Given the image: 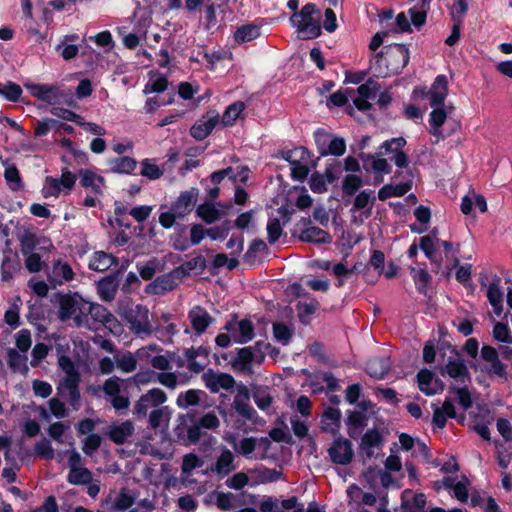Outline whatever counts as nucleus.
<instances>
[{
    "label": "nucleus",
    "instance_id": "1",
    "mask_svg": "<svg viewBox=\"0 0 512 512\" xmlns=\"http://www.w3.org/2000/svg\"><path fill=\"white\" fill-rule=\"evenodd\" d=\"M117 313L126 322L132 334L137 337L150 336L153 327L149 319V309L145 305L121 303Z\"/></svg>",
    "mask_w": 512,
    "mask_h": 512
},
{
    "label": "nucleus",
    "instance_id": "2",
    "mask_svg": "<svg viewBox=\"0 0 512 512\" xmlns=\"http://www.w3.org/2000/svg\"><path fill=\"white\" fill-rule=\"evenodd\" d=\"M59 309L58 318L61 321H67L73 319L74 324L77 327L90 328L89 318L86 314V301L78 293L74 294H62L59 296Z\"/></svg>",
    "mask_w": 512,
    "mask_h": 512
},
{
    "label": "nucleus",
    "instance_id": "3",
    "mask_svg": "<svg viewBox=\"0 0 512 512\" xmlns=\"http://www.w3.org/2000/svg\"><path fill=\"white\" fill-rule=\"evenodd\" d=\"M293 27L297 28L299 36L303 39H314L320 36V11L317 7L308 3L299 12L290 17Z\"/></svg>",
    "mask_w": 512,
    "mask_h": 512
},
{
    "label": "nucleus",
    "instance_id": "4",
    "mask_svg": "<svg viewBox=\"0 0 512 512\" xmlns=\"http://www.w3.org/2000/svg\"><path fill=\"white\" fill-rule=\"evenodd\" d=\"M199 191L191 188L180 193L176 201L172 204L169 211L162 212L159 215V223L165 229L174 226L177 219L183 220L188 216L197 201Z\"/></svg>",
    "mask_w": 512,
    "mask_h": 512
},
{
    "label": "nucleus",
    "instance_id": "5",
    "mask_svg": "<svg viewBox=\"0 0 512 512\" xmlns=\"http://www.w3.org/2000/svg\"><path fill=\"white\" fill-rule=\"evenodd\" d=\"M376 63L381 69L386 68V75L398 74L409 62V50L404 44H393L376 56Z\"/></svg>",
    "mask_w": 512,
    "mask_h": 512
},
{
    "label": "nucleus",
    "instance_id": "6",
    "mask_svg": "<svg viewBox=\"0 0 512 512\" xmlns=\"http://www.w3.org/2000/svg\"><path fill=\"white\" fill-rule=\"evenodd\" d=\"M32 96L50 105L64 103L71 106L74 101L70 93H64L56 85L25 84Z\"/></svg>",
    "mask_w": 512,
    "mask_h": 512
},
{
    "label": "nucleus",
    "instance_id": "7",
    "mask_svg": "<svg viewBox=\"0 0 512 512\" xmlns=\"http://www.w3.org/2000/svg\"><path fill=\"white\" fill-rule=\"evenodd\" d=\"M236 468L234 453L228 448L223 447L215 457V460L206 467L203 473L217 480H222L235 471Z\"/></svg>",
    "mask_w": 512,
    "mask_h": 512
},
{
    "label": "nucleus",
    "instance_id": "8",
    "mask_svg": "<svg viewBox=\"0 0 512 512\" xmlns=\"http://www.w3.org/2000/svg\"><path fill=\"white\" fill-rule=\"evenodd\" d=\"M76 182V175L64 170L60 178L48 176L44 180L42 195L45 198L57 197L60 193L69 194Z\"/></svg>",
    "mask_w": 512,
    "mask_h": 512
},
{
    "label": "nucleus",
    "instance_id": "9",
    "mask_svg": "<svg viewBox=\"0 0 512 512\" xmlns=\"http://www.w3.org/2000/svg\"><path fill=\"white\" fill-rule=\"evenodd\" d=\"M167 394L160 388H152L142 394L134 404V414L143 418L148 415L149 410L160 408L167 401Z\"/></svg>",
    "mask_w": 512,
    "mask_h": 512
},
{
    "label": "nucleus",
    "instance_id": "10",
    "mask_svg": "<svg viewBox=\"0 0 512 512\" xmlns=\"http://www.w3.org/2000/svg\"><path fill=\"white\" fill-rule=\"evenodd\" d=\"M69 473L67 481L72 485H87L92 481V472L82 466V457L76 449L68 451Z\"/></svg>",
    "mask_w": 512,
    "mask_h": 512
},
{
    "label": "nucleus",
    "instance_id": "11",
    "mask_svg": "<svg viewBox=\"0 0 512 512\" xmlns=\"http://www.w3.org/2000/svg\"><path fill=\"white\" fill-rule=\"evenodd\" d=\"M74 278L75 272L71 265L61 259L53 261L51 269L47 273V280L54 289L73 281Z\"/></svg>",
    "mask_w": 512,
    "mask_h": 512
},
{
    "label": "nucleus",
    "instance_id": "12",
    "mask_svg": "<svg viewBox=\"0 0 512 512\" xmlns=\"http://www.w3.org/2000/svg\"><path fill=\"white\" fill-rule=\"evenodd\" d=\"M202 381L211 393H218L220 390L230 391L234 388L236 381L227 373L214 372L209 369L203 373Z\"/></svg>",
    "mask_w": 512,
    "mask_h": 512
},
{
    "label": "nucleus",
    "instance_id": "13",
    "mask_svg": "<svg viewBox=\"0 0 512 512\" xmlns=\"http://www.w3.org/2000/svg\"><path fill=\"white\" fill-rule=\"evenodd\" d=\"M328 454L335 464H349L354 456L351 441L343 437L336 438L328 449Z\"/></svg>",
    "mask_w": 512,
    "mask_h": 512
},
{
    "label": "nucleus",
    "instance_id": "14",
    "mask_svg": "<svg viewBox=\"0 0 512 512\" xmlns=\"http://www.w3.org/2000/svg\"><path fill=\"white\" fill-rule=\"evenodd\" d=\"M135 434V425L131 420L112 423L106 432L107 437L116 445L130 443Z\"/></svg>",
    "mask_w": 512,
    "mask_h": 512
},
{
    "label": "nucleus",
    "instance_id": "15",
    "mask_svg": "<svg viewBox=\"0 0 512 512\" xmlns=\"http://www.w3.org/2000/svg\"><path fill=\"white\" fill-rule=\"evenodd\" d=\"M406 145V140L402 137L393 138L385 141L379 148L380 155L393 154L392 160L399 168H405L408 166V157L402 151V148Z\"/></svg>",
    "mask_w": 512,
    "mask_h": 512
},
{
    "label": "nucleus",
    "instance_id": "16",
    "mask_svg": "<svg viewBox=\"0 0 512 512\" xmlns=\"http://www.w3.org/2000/svg\"><path fill=\"white\" fill-rule=\"evenodd\" d=\"M86 314L87 316L90 315L93 320L103 324L111 331L120 329V323L117 318L101 304L88 302Z\"/></svg>",
    "mask_w": 512,
    "mask_h": 512
},
{
    "label": "nucleus",
    "instance_id": "17",
    "mask_svg": "<svg viewBox=\"0 0 512 512\" xmlns=\"http://www.w3.org/2000/svg\"><path fill=\"white\" fill-rule=\"evenodd\" d=\"M226 329L231 333L234 341L239 344H245L254 337V326L248 319L231 321L226 325Z\"/></svg>",
    "mask_w": 512,
    "mask_h": 512
},
{
    "label": "nucleus",
    "instance_id": "18",
    "mask_svg": "<svg viewBox=\"0 0 512 512\" xmlns=\"http://www.w3.org/2000/svg\"><path fill=\"white\" fill-rule=\"evenodd\" d=\"M188 319L191 323L192 329L197 335L204 334L208 327L214 322V318L209 314V312L199 305L194 306L188 312Z\"/></svg>",
    "mask_w": 512,
    "mask_h": 512
},
{
    "label": "nucleus",
    "instance_id": "19",
    "mask_svg": "<svg viewBox=\"0 0 512 512\" xmlns=\"http://www.w3.org/2000/svg\"><path fill=\"white\" fill-rule=\"evenodd\" d=\"M219 121V114L215 111L208 112L206 116L197 121L190 129V134L196 140L205 139L215 128Z\"/></svg>",
    "mask_w": 512,
    "mask_h": 512
},
{
    "label": "nucleus",
    "instance_id": "20",
    "mask_svg": "<svg viewBox=\"0 0 512 512\" xmlns=\"http://www.w3.org/2000/svg\"><path fill=\"white\" fill-rule=\"evenodd\" d=\"M419 389L428 396H433L444 390L441 380L434 378V373L428 369H421L417 374Z\"/></svg>",
    "mask_w": 512,
    "mask_h": 512
},
{
    "label": "nucleus",
    "instance_id": "21",
    "mask_svg": "<svg viewBox=\"0 0 512 512\" xmlns=\"http://www.w3.org/2000/svg\"><path fill=\"white\" fill-rule=\"evenodd\" d=\"M448 95V80L445 75H438L429 92L428 99L431 107L442 106L445 102V99Z\"/></svg>",
    "mask_w": 512,
    "mask_h": 512
},
{
    "label": "nucleus",
    "instance_id": "22",
    "mask_svg": "<svg viewBox=\"0 0 512 512\" xmlns=\"http://www.w3.org/2000/svg\"><path fill=\"white\" fill-rule=\"evenodd\" d=\"M439 246L440 239L435 234H428L420 238L419 248L438 269L442 265V259L437 256V248Z\"/></svg>",
    "mask_w": 512,
    "mask_h": 512
},
{
    "label": "nucleus",
    "instance_id": "23",
    "mask_svg": "<svg viewBox=\"0 0 512 512\" xmlns=\"http://www.w3.org/2000/svg\"><path fill=\"white\" fill-rule=\"evenodd\" d=\"M446 120L447 111L442 106L434 107L429 115V133L435 137L434 143H438L446 137L441 129Z\"/></svg>",
    "mask_w": 512,
    "mask_h": 512
},
{
    "label": "nucleus",
    "instance_id": "24",
    "mask_svg": "<svg viewBox=\"0 0 512 512\" xmlns=\"http://www.w3.org/2000/svg\"><path fill=\"white\" fill-rule=\"evenodd\" d=\"M80 185L89 188L94 194H102L105 187V179L89 169H81L79 171Z\"/></svg>",
    "mask_w": 512,
    "mask_h": 512
},
{
    "label": "nucleus",
    "instance_id": "25",
    "mask_svg": "<svg viewBox=\"0 0 512 512\" xmlns=\"http://www.w3.org/2000/svg\"><path fill=\"white\" fill-rule=\"evenodd\" d=\"M203 461L194 453L185 454L182 458L181 464V482L185 485L196 483V480L191 478L192 471L196 468L202 467Z\"/></svg>",
    "mask_w": 512,
    "mask_h": 512
},
{
    "label": "nucleus",
    "instance_id": "26",
    "mask_svg": "<svg viewBox=\"0 0 512 512\" xmlns=\"http://www.w3.org/2000/svg\"><path fill=\"white\" fill-rule=\"evenodd\" d=\"M138 359L137 351L135 353L131 351H116L115 353L117 370L125 374L136 371L138 367Z\"/></svg>",
    "mask_w": 512,
    "mask_h": 512
},
{
    "label": "nucleus",
    "instance_id": "27",
    "mask_svg": "<svg viewBox=\"0 0 512 512\" xmlns=\"http://www.w3.org/2000/svg\"><path fill=\"white\" fill-rule=\"evenodd\" d=\"M269 444L270 440L266 437H246L241 439L238 445H234V451L246 458H250L258 446H268Z\"/></svg>",
    "mask_w": 512,
    "mask_h": 512
},
{
    "label": "nucleus",
    "instance_id": "28",
    "mask_svg": "<svg viewBox=\"0 0 512 512\" xmlns=\"http://www.w3.org/2000/svg\"><path fill=\"white\" fill-rule=\"evenodd\" d=\"M118 289L116 277H105L97 282V293L101 300L111 302L114 300Z\"/></svg>",
    "mask_w": 512,
    "mask_h": 512
},
{
    "label": "nucleus",
    "instance_id": "29",
    "mask_svg": "<svg viewBox=\"0 0 512 512\" xmlns=\"http://www.w3.org/2000/svg\"><path fill=\"white\" fill-rule=\"evenodd\" d=\"M445 370L451 378L458 382L464 383L466 380L470 379L469 370L462 358L450 359L446 364Z\"/></svg>",
    "mask_w": 512,
    "mask_h": 512
},
{
    "label": "nucleus",
    "instance_id": "30",
    "mask_svg": "<svg viewBox=\"0 0 512 512\" xmlns=\"http://www.w3.org/2000/svg\"><path fill=\"white\" fill-rule=\"evenodd\" d=\"M177 286L174 277L170 274L162 275L157 277L152 283H150L146 292L149 294L160 295L165 292L172 291Z\"/></svg>",
    "mask_w": 512,
    "mask_h": 512
},
{
    "label": "nucleus",
    "instance_id": "31",
    "mask_svg": "<svg viewBox=\"0 0 512 512\" xmlns=\"http://www.w3.org/2000/svg\"><path fill=\"white\" fill-rule=\"evenodd\" d=\"M382 444V437L376 429L368 430L362 437L361 450L363 454L371 458L374 455V449Z\"/></svg>",
    "mask_w": 512,
    "mask_h": 512
},
{
    "label": "nucleus",
    "instance_id": "32",
    "mask_svg": "<svg viewBox=\"0 0 512 512\" xmlns=\"http://www.w3.org/2000/svg\"><path fill=\"white\" fill-rule=\"evenodd\" d=\"M253 360L252 347H244L238 350L236 357L231 361V365L236 371L247 372L250 371Z\"/></svg>",
    "mask_w": 512,
    "mask_h": 512
},
{
    "label": "nucleus",
    "instance_id": "33",
    "mask_svg": "<svg viewBox=\"0 0 512 512\" xmlns=\"http://www.w3.org/2000/svg\"><path fill=\"white\" fill-rule=\"evenodd\" d=\"M137 166V161L129 156L116 157L109 160L110 171L118 174H130Z\"/></svg>",
    "mask_w": 512,
    "mask_h": 512
},
{
    "label": "nucleus",
    "instance_id": "34",
    "mask_svg": "<svg viewBox=\"0 0 512 512\" xmlns=\"http://www.w3.org/2000/svg\"><path fill=\"white\" fill-rule=\"evenodd\" d=\"M115 263L116 259L112 254H108L103 251H97L91 257L89 268L93 271L104 272Z\"/></svg>",
    "mask_w": 512,
    "mask_h": 512
},
{
    "label": "nucleus",
    "instance_id": "35",
    "mask_svg": "<svg viewBox=\"0 0 512 512\" xmlns=\"http://www.w3.org/2000/svg\"><path fill=\"white\" fill-rule=\"evenodd\" d=\"M300 240L316 244L330 243L331 236L328 232L318 227H309L304 229L300 234Z\"/></svg>",
    "mask_w": 512,
    "mask_h": 512
},
{
    "label": "nucleus",
    "instance_id": "36",
    "mask_svg": "<svg viewBox=\"0 0 512 512\" xmlns=\"http://www.w3.org/2000/svg\"><path fill=\"white\" fill-rule=\"evenodd\" d=\"M79 382L80 376L79 373H77L65 375V378L61 383L62 389L65 393H67V396L69 397L72 405H74L80 399V393L78 389Z\"/></svg>",
    "mask_w": 512,
    "mask_h": 512
},
{
    "label": "nucleus",
    "instance_id": "37",
    "mask_svg": "<svg viewBox=\"0 0 512 512\" xmlns=\"http://www.w3.org/2000/svg\"><path fill=\"white\" fill-rule=\"evenodd\" d=\"M211 498L220 510L230 511L239 505L238 497L231 492L215 491L211 495Z\"/></svg>",
    "mask_w": 512,
    "mask_h": 512
},
{
    "label": "nucleus",
    "instance_id": "38",
    "mask_svg": "<svg viewBox=\"0 0 512 512\" xmlns=\"http://www.w3.org/2000/svg\"><path fill=\"white\" fill-rule=\"evenodd\" d=\"M412 187L411 182L400 183L396 185H384L378 192V198L382 201L391 197H401L405 195Z\"/></svg>",
    "mask_w": 512,
    "mask_h": 512
},
{
    "label": "nucleus",
    "instance_id": "39",
    "mask_svg": "<svg viewBox=\"0 0 512 512\" xmlns=\"http://www.w3.org/2000/svg\"><path fill=\"white\" fill-rule=\"evenodd\" d=\"M140 175L149 180H158L164 175V169L154 159L146 158L140 162Z\"/></svg>",
    "mask_w": 512,
    "mask_h": 512
},
{
    "label": "nucleus",
    "instance_id": "40",
    "mask_svg": "<svg viewBox=\"0 0 512 512\" xmlns=\"http://www.w3.org/2000/svg\"><path fill=\"white\" fill-rule=\"evenodd\" d=\"M389 363L386 358H374L369 360L366 365L367 373L374 378L381 379L389 371Z\"/></svg>",
    "mask_w": 512,
    "mask_h": 512
},
{
    "label": "nucleus",
    "instance_id": "41",
    "mask_svg": "<svg viewBox=\"0 0 512 512\" xmlns=\"http://www.w3.org/2000/svg\"><path fill=\"white\" fill-rule=\"evenodd\" d=\"M487 298L494 309L496 315H500L503 310V293L498 282H492L487 289Z\"/></svg>",
    "mask_w": 512,
    "mask_h": 512
},
{
    "label": "nucleus",
    "instance_id": "42",
    "mask_svg": "<svg viewBox=\"0 0 512 512\" xmlns=\"http://www.w3.org/2000/svg\"><path fill=\"white\" fill-rule=\"evenodd\" d=\"M197 215L207 224H212L219 220L223 212L216 208L214 204L203 203L196 210Z\"/></svg>",
    "mask_w": 512,
    "mask_h": 512
},
{
    "label": "nucleus",
    "instance_id": "43",
    "mask_svg": "<svg viewBox=\"0 0 512 512\" xmlns=\"http://www.w3.org/2000/svg\"><path fill=\"white\" fill-rule=\"evenodd\" d=\"M260 36V29L253 24L243 25L234 33V39L238 43L252 41Z\"/></svg>",
    "mask_w": 512,
    "mask_h": 512
},
{
    "label": "nucleus",
    "instance_id": "44",
    "mask_svg": "<svg viewBox=\"0 0 512 512\" xmlns=\"http://www.w3.org/2000/svg\"><path fill=\"white\" fill-rule=\"evenodd\" d=\"M125 382V379H122L118 376H111L104 381L103 385L99 387V389H101L110 399L120 394Z\"/></svg>",
    "mask_w": 512,
    "mask_h": 512
},
{
    "label": "nucleus",
    "instance_id": "45",
    "mask_svg": "<svg viewBox=\"0 0 512 512\" xmlns=\"http://www.w3.org/2000/svg\"><path fill=\"white\" fill-rule=\"evenodd\" d=\"M428 7V0H420V3L409 10L411 21L415 27H421L425 24Z\"/></svg>",
    "mask_w": 512,
    "mask_h": 512
},
{
    "label": "nucleus",
    "instance_id": "46",
    "mask_svg": "<svg viewBox=\"0 0 512 512\" xmlns=\"http://www.w3.org/2000/svg\"><path fill=\"white\" fill-rule=\"evenodd\" d=\"M151 440H153V437L149 434L147 437L137 442L136 447L138 448L139 453L142 455L152 456L156 459L166 458L167 454L154 447L150 442Z\"/></svg>",
    "mask_w": 512,
    "mask_h": 512
},
{
    "label": "nucleus",
    "instance_id": "47",
    "mask_svg": "<svg viewBox=\"0 0 512 512\" xmlns=\"http://www.w3.org/2000/svg\"><path fill=\"white\" fill-rule=\"evenodd\" d=\"M245 103L242 101H237L230 106L227 107L225 110L223 116H222V123L224 126H231L235 123L237 118L240 116V114L245 109Z\"/></svg>",
    "mask_w": 512,
    "mask_h": 512
},
{
    "label": "nucleus",
    "instance_id": "48",
    "mask_svg": "<svg viewBox=\"0 0 512 512\" xmlns=\"http://www.w3.org/2000/svg\"><path fill=\"white\" fill-rule=\"evenodd\" d=\"M347 494L351 501H357L361 498V502L367 506H374L377 501L374 494L363 493L362 490L356 485L349 486Z\"/></svg>",
    "mask_w": 512,
    "mask_h": 512
},
{
    "label": "nucleus",
    "instance_id": "49",
    "mask_svg": "<svg viewBox=\"0 0 512 512\" xmlns=\"http://www.w3.org/2000/svg\"><path fill=\"white\" fill-rule=\"evenodd\" d=\"M200 391L190 389L184 393H180L177 397L176 404L182 409H186L190 406H196L200 402Z\"/></svg>",
    "mask_w": 512,
    "mask_h": 512
},
{
    "label": "nucleus",
    "instance_id": "50",
    "mask_svg": "<svg viewBox=\"0 0 512 512\" xmlns=\"http://www.w3.org/2000/svg\"><path fill=\"white\" fill-rule=\"evenodd\" d=\"M3 165L6 166L4 178L12 190H19L22 186V180L20 173L15 165L8 166L7 160L3 161Z\"/></svg>",
    "mask_w": 512,
    "mask_h": 512
},
{
    "label": "nucleus",
    "instance_id": "51",
    "mask_svg": "<svg viewBox=\"0 0 512 512\" xmlns=\"http://www.w3.org/2000/svg\"><path fill=\"white\" fill-rule=\"evenodd\" d=\"M169 409L167 406L154 409L149 413L148 423L153 429L159 428L164 422L169 420Z\"/></svg>",
    "mask_w": 512,
    "mask_h": 512
},
{
    "label": "nucleus",
    "instance_id": "52",
    "mask_svg": "<svg viewBox=\"0 0 512 512\" xmlns=\"http://www.w3.org/2000/svg\"><path fill=\"white\" fill-rule=\"evenodd\" d=\"M18 268L19 263L16 259H12L9 255H4L1 264V280L5 282L10 281Z\"/></svg>",
    "mask_w": 512,
    "mask_h": 512
},
{
    "label": "nucleus",
    "instance_id": "53",
    "mask_svg": "<svg viewBox=\"0 0 512 512\" xmlns=\"http://www.w3.org/2000/svg\"><path fill=\"white\" fill-rule=\"evenodd\" d=\"M266 250V243L263 240L255 239L251 242L247 252L244 254V261L253 265L257 260V254Z\"/></svg>",
    "mask_w": 512,
    "mask_h": 512
},
{
    "label": "nucleus",
    "instance_id": "54",
    "mask_svg": "<svg viewBox=\"0 0 512 512\" xmlns=\"http://www.w3.org/2000/svg\"><path fill=\"white\" fill-rule=\"evenodd\" d=\"M415 285L420 293L426 292V287L431 279L430 275L424 268H410Z\"/></svg>",
    "mask_w": 512,
    "mask_h": 512
},
{
    "label": "nucleus",
    "instance_id": "55",
    "mask_svg": "<svg viewBox=\"0 0 512 512\" xmlns=\"http://www.w3.org/2000/svg\"><path fill=\"white\" fill-rule=\"evenodd\" d=\"M375 199L374 191L363 190L356 196L354 200V208L362 210L369 207V211H371Z\"/></svg>",
    "mask_w": 512,
    "mask_h": 512
},
{
    "label": "nucleus",
    "instance_id": "56",
    "mask_svg": "<svg viewBox=\"0 0 512 512\" xmlns=\"http://www.w3.org/2000/svg\"><path fill=\"white\" fill-rule=\"evenodd\" d=\"M34 454L42 459L51 460L55 457L52 444L47 439L38 441L34 446Z\"/></svg>",
    "mask_w": 512,
    "mask_h": 512
},
{
    "label": "nucleus",
    "instance_id": "57",
    "mask_svg": "<svg viewBox=\"0 0 512 512\" xmlns=\"http://www.w3.org/2000/svg\"><path fill=\"white\" fill-rule=\"evenodd\" d=\"M102 437L99 434H90L83 440L82 451L88 456H92L101 446Z\"/></svg>",
    "mask_w": 512,
    "mask_h": 512
},
{
    "label": "nucleus",
    "instance_id": "58",
    "mask_svg": "<svg viewBox=\"0 0 512 512\" xmlns=\"http://www.w3.org/2000/svg\"><path fill=\"white\" fill-rule=\"evenodd\" d=\"M8 365L13 371H20L22 368H26L27 357L25 353H19L15 349H9L8 352Z\"/></svg>",
    "mask_w": 512,
    "mask_h": 512
},
{
    "label": "nucleus",
    "instance_id": "59",
    "mask_svg": "<svg viewBox=\"0 0 512 512\" xmlns=\"http://www.w3.org/2000/svg\"><path fill=\"white\" fill-rule=\"evenodd\" d=\"M22 94L21 87L13 82H8L5 85L0 83V95H3L6 99L12 102H16Z\"/></svg>",
    "mask_w": 512,
    "mask_h": 512
},
{
    "label": "nucleus",
    "instance_id": "60",
    "mask_svg": "<svg viewBox=\"0 0 512 512\" xmlns=\"http://www.w3.org/2000/svg\"><path fill=\"white\" fill-rule=\"evenodd\" d=\"M234 410L243 418L252 420L256 414L254 408L249 404V401L234 399L232 403Z\"/></svg>",
    "mask_w": 512,
    "mask_h": 512
},
{
    "label": "nucleus",
    "instance_id": "61",
    "mask_svg": "<svg viewBox=\"0 0 512 512\" xmlns=\"http://www.w3.org/2000/svg\"><path fill=\"white\" fill-rule=\"evenodd\" d=\"M379 90V84L372 78L368 79L364 84L360 85L357 88L358 95L368 100L371 98H375Z\"/></svg>",
    "mask_w": 512,
    "mask_h": 512
},
{
    "label": "nucleus",
    "instance_id": "62",
    "mask_svg": "<svg viewBox=\"0 0 512 512\" xmlns=\"http://www.w3.org/2000/svg\"><path fill=\"white\" fill-rule=\"evenodd\" d=\"M362 178L357 175L349 174L344 178L342 189L347 195L354 194L362 186Z\"/></svg>",
    "mask_w": 512,
    "mask_h": 512
},
{
    "label": "nucleus",
    "instance_id": "63",
    "mask_svg": "<svg viewBox=\"0 0 512 512\" xmlns=\"http://www.w3.org/2000/svg\"><path fill=\"white\" fill-rule=\"evenodd\" d=\"M249 483V477L244 472H237L225 481V485L230 489L240 490Z\"/></svg>",
    "mask_w": 512,
    "mask_h": 512
},
{
    "label": "nucleus",
    "instance_id": "64",
    "mask_svg": "<svg viewBox=\"0 0 512 512\" xmlns=\"http://www.w3.org/2000/svg\"><path fill=\"white\" fill-rule=\"evenodd\" d=\"M426 498L422 493L414 494L411 500L406 501V509L408 512H425Z\"/></svg>",
    "mask_w": 512,
    "mask_h": 512
}]
</instances>
